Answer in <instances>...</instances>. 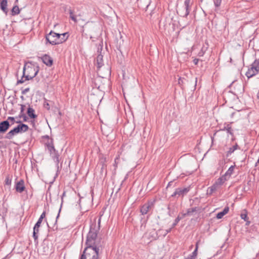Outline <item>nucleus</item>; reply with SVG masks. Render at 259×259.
I'll list each match as a JSON object with an SVG mask.
<instances>
[{
	"label": "nucleus",
	"instance_id": "nucleus-16",
	"mask_svg": "<svg viewBox=\"0 0 259 259\" xmlns=\"http://www.w3.org/2000/svg\"><path fill=\"white\" fill-rule=\"evenodd\" d=\"M151 3V0H138V4L140 8L147 11Z\"/></svg>",
	"mask_w": 259,
	"mask_h": 259
},
{
	"label": "nucleus",
	"instance_id": "nucleus-14",
	"mask_svg": "<svg viewBox=\"0 0 259 259\" xmlns=\"http://www.w3.org/2000/svg\"><path fill=\"white\" fill-rule=\"evenodd\" d=\"M10 124L8 120H4L0 122V134L5 133L10 126Z\"/></svg>",
	"mask_w": 259,
	"mask_h": 259
},
{
	"label": "nucleus",
	"instance_id": "nucleus-43",
	"mask_svg": "<svg viewBox=\"0 0 259 259\" xmlns=\"http://www.w3.org/2000/svg\"><path fill=\"white\" fill-rule=\"evenodd\" d=\"M19 117L20 118L23 117L24 121H26L27 120V116H26V115L25 114H22V115H19Z\"/></svg>",
	"mask_w": 259,
	"mask_h": 259
},
{
	"label": "nucleus",
	"instance_id": "nucleus-34",
	"mask_svg": "<svg viewBox=\"0 0 259 259\" xmlns=\"http://www.w3.org/2000/svg\"><path fill=\"white\" fill-rule=\"evenodd\" d=\"M67 33H64L62 34L57 33L54 32V34L55 35V37L57 38V41H61V39H60L61 36H63L64 37L67 34Z\"/></svg>",
	"mask_w": 259,
	"mask_h": 259
},
{
	"label": "nucleus",
	"instance_id": "nucleus-44",
	"mask_svg": "<svg viewBox=\"0 0 259 259\" xmlns=\"http://www.w3.org/2000/svg\"><path fill=\"white\" fill-rule=\"evenodd\" d=\"M11 183V180L9 178H7L5 180V184L7 185H10Z\"/></svg>",
	"mask_w": 259,
	"mask_h": 259
},
{
	"label": "nucleus",
	"instance_id": "nucleus-40",
	"mask_svg": "<svg viewBox=\"0 0 259 259\" xmlns=\"http://www.w3.org/2000/svg\"><path fill=\"white\" fill-rule=\"evenodd\" d=\"M25 105H21V111H20V115H22L24 114V111L25 110Z\"/></svg>",
	"mask_w": 259,
	"mask_h": 259
},
{
	"label": "nucleus",
	"instance_id": "nucleus-45",
	"mask_svg": "<svg viewBox=\"0 0 259 259\" xmlns=\"http://www.w3.org/2000/svg\"><path fill=\"white\" fill-rule=\"evenodd\" d=\"M23 78H24V77L22 76L20 79L18 80L17 84H20V83H22L24 82L26 80H25V79H23Z\"/></svg>",
	"mask_w": 259,
	"mask_h": 259
},
{
	"label": "nucleus",
	"instance_id": "nucleus-32",
	"mask_svg": "<svg viewBox=\"0 0 259 259\" xmlns=\"http://www.w3.org/2000/svg\"><path fill=\"white\" fill-rule=\"evenodd\" d=\"M7 211V209L4 205H0V215L3 216Z\"/></svg>",
	"mask_w": 259,
	"mask_h": 259
},
{
	"label": "nucleus",
	"instance_id": "nucleus-41",
	"mask_svg": "<svg viewBox=\"0 0 259 259\" xmlns=\"http://www.w3.org/2000/svg\"><path fill=\"white\" fill-rule=\"evenodd\" d=\"M185 79L184 78H182V77H180L179 78V80H178V83L179 84L181 85H182L184 83V81L183 80Z\"/></svg>",
	"mask_w": 259,
	"mask_h": 259
},
{
	"label": "nucleus",
	"instance_id": "nucleus-55",
	"mask_svg": "<svg viewBox=\"0 0 259 259\" xmlns=\"http://www.w3.org/2000/svg\"><path fill=\"white\" fill-rule=\"evenodd\" d=\"M259 163V159L257 160V162L255 163V166H257V165Z\"/></svg>",
	"mask_w": 259,
	"mask_h": 259
},
{
	"label": "nucleus",
	"instance_id": "nucleus-19",
	"mask_svg": "<svg viewBox=\"0 0 259 259\" xmlns=\"http://www.w3.org/2000/svg\"><path fill=\"white\" fill-rule=\"evenodd\" d=\"M7 4V0H0V8L6 14V15H7L8 12Z\"/></svg>",
	"mask_w": 259,
	"mask_h": 259
},
{
	"label": "nucleus",
	"instance_id": "nucleus-24",
	"mask_svg": "<svg viewBox=\"0 0 259 259\" xmlns=\"http://www.w3.org/2000/svg\"><path fill=\"white\" fill-rule=\"evenodd\" d=\"M238 145L237 143L232 147L229 148V150L226 153V156L229 157L232 153H233L235 150L238 148Z\"/></svg>",
	"mask_w": 259,
	"mask_h": 259
},
{
	"label": "nucleus",
	"instance_id": "nucleus-9",
	"mask_svg": "<svg viewBox=\"0 0 259 259\" xmlns=\"http://www.w3.org/2000/svg\"><path fill=\"white\" fill-rule=\"evenodd\" d=\"M250 66L251 67L248 69L247 71L245 73L246 76L248 78L255 75L259 71V70L255 66H253V64H252Z\"/></svg>",
	"mask_w": 259,
	"mask_h": 259
},
{
	"label": "nucleus",
	"instance_id": "nucleus-48",
	"mask_svg": "<svg viewBox=\"0 0 259 259\" xmlns=\"http://www.w3.org/2000/svg\"><path fill=\"white\" fill-rule=\"evenodd\" d=\"M204 52L203 51V49H202L199 53H198V55L199 56V57H202L204 55Z\"/></svg>",
	"mask_w": 259,
	"mask_h": 259
},
{
	"label": "nucleus",
	"instance_id": "nucleus-28",
	"mask_svg": "<svg viewBox=\"0 0 259 259\" xmlns=\"http://www.w3.org/2000/svg\"><path fill=\"white\" fill-rule=\"evenodd\" d=\"M234 169V166H231L228 170L226 172V173L224 175V177H226L227 178V179H229L231 175L232 174L233 171Z\"/></svg>",
	"mask_w": 259,
	"mask_h": 259
},
{
	"label": "nucleus",
	"instance_id": "nucleus-8",
	"mask_svg": "<svg viewBox=\"0 0 259 259\" xmlns=\"http://www.w3.org/2000/svg\"><path fill=\"white\" fill-rule=\"evenodd\" d=\"M153 203L151 201H148L144 204L141 208L140 212L143 215L147 214L148 211L153 207Z\"/></svg>",
	"mask_w": 259,
	"mask_h": 259
},
{
	"label": "nucleus",
	"instance_id": "nucleus-54",
	"mask_svg": "<svg viewBox=\"0 0 259 259\" xmlns=\"http://www.w3.org/2000/svg\"><path fill=\"white\" fill-rule=\"evenodd\" d=\"M61 206L60 207V209H59V213H58V215L56 217V220L59 218V214H60V212L61 211Z\"/></svg>",
	"mask_w": 259,
	"mask_h": 259
},
{
	"label": "nucleus",
	"instance_id": "nucleus-57",
	"mask_svg": "<svg viewBox=\"0 0 259 259\" xmlns=\"http://www.w3.org/2000/svg\"><path fill=\"white\" fill-rule=\"evenodd\" d=\"M45 138L49 139V136H46L44 137Z\"/></svg>",
	"mask_w": 259,
	"mask_h": 259
},
{
	"label": "nucleus",
	"instance_id": "nucleus-17",
	"mask_svg": "<svg viewBox=\"0 0 259 259\" xmlns=\"http://www.w3.org/2000/svg\"><path fill=\"white\" fill-rule=\"evenodd\" d=\"M106 161V158L102 157V158H100L99 165L101 166V174H103L104 172V171H105V174H106V173H107V171H106L107 165L105 163Z\"/></svg>",
	"mask_w": 259,
	"mask_h": 259
},
{
	"label": "nucleus",
	"instance_id": "nucleus-25",
	"mask_svg": "<svg viewBox=\"0 0 259 259\" xmlns=\"http://www.w3.org/2000/svg\"><path fill=\"white\" fill-rule=\"evenodd\" d=\"M198 242L196 244V248L191 254L189 255L186 259H195L197 255Z\"/></svg>",
	"mask_w": 259,
	"mask_h": 259
},
{
	"label": "nucleus",
	"instance_id": "nucleus-47",
	"mask_svg": "<svg viewBox=\"0 0 259 259\" xmlns=\"http://www.w3.org/2000/svg\"><path fill=\"white\" fill-rule=\"evenodd\" d=\"M46 217V212L45 211H44L40 215V217L39 219H41V220H43Z\"/></svg>",
	"mask_w": 259,
	"mask_h": 259
},
{
	"label": "nucleus",
	"instance_id": "nucleus-31",
	"mask_svg": "<svg viewBox=\"0 0 259 259\" xmlns=\"http://www.w3.org/2000/svg\"><path fill=\"white\" fill-rule=\"evenodd\" d=\"M184 218V217H183V215L182 217H180V215H178L175 220V221H174V223L172 224L171 228L172 229L174 228L178 224V223L179 222V221L181 220H182V219H183Z\"/></svg>",
	"mask_w": 259,
	"mask_h": 259
},
{
	"label": "nucleus",
	"instance_id": "nucleus-6",
	"mask_svg": "<svg viewBox=\"0 0 259 259\" xmlns=\"http://www.w3.org/2000/svg\"><path fill=\"white\" fill-rule=\"evenodd\" d=\"M54 32L51 31L49 33L46 35V39L47 42L51 44L52 45H56L62 43L65 41L67 38H62L61 41H57V38L55 37V35L54 34Z\"/></svg>",
	"mask_w": 259,
	"mask_h": 259
},
{
	"label": "nucleus",
	"instance_id": "nucleus-23",
	"mask_svg": "<svg viewBox=\"0 0 259 259\" xmlns=\"http://www.w3.org/2000/svg\"><path fill=\"white\" fill-rule=\"evenodd\" d=\"M171 228H169V229L165 230H163L162 229H159L157 231L156 233L157 235H159V236H162L163 237H164L168 233H169L171 231Z\"/></svg>",
	"mask_w": 259,
	"mask_h": 259
},
{
	"label": "nucleus",
	"instance_id": "nucleus-56",
	"mask_svg": "<svg viewBox=\"0 0 259 259\" xmlns=\"http://www.w3.org/2000/svg\"><path fill=\"white\" fill-rule=\"evenodd\" d=\"M2 259H9V257L7 256H6L3 257Z\"/></svg>",
	"mask_w": 259,
	"mask_h": 259
},
{
	"label": "nucleus",
	"instance_id": "nucleus-21",
	"mask_svg": "<svg viewBox=\"0 0 259 259\" xmlns=\"http://www.w3.org/2000/svg\"><path fill=\"white\" fill-rule=\"evenodd\" d=\"M27 114L30 118H36L37 115L35 114L34 110L30 106H29L27 108Z\"/></svg>",
	"mask_w": 259,
	"mask_h": 259
},
{
	"label": "nucleus",
	"instance_id": "nucleus-26",
	"mask_svg": "<svg viewBox=\"0 0 259 259\" xmlns=\"http://www.w3.org/2000/svg\"><path fill=\"white\" fill-rule=\"evenodd\" d=\"M39 227H36L35 226L33 227V237L34 239L35 242H37V239H38V235L37 234L39 232Z\"/></svg>",
	"mask_w": 259,
	"mask_h": 259
},
{
	"label": "nucleus",
	"instance_id": "nucleus-11",
	"mask_svg": "<svg viewBox=\"0 0 259 259\" xmlns=\"http://www.w3.org/2000/svg\"><path fill=\"white\" fill-rule=\"evenodd\" d=\"M16 122L19 123V124L16 127L18 134L25 132L28 130V126L27 124L22 123L20 120L17 121Z\"/></svg>",
	"mask_w": 259,
	"mask_h": 259
},
{
	"label": "nucleus",
	"instance_id": "nucleus-59",
	"mask_svg": "<svg viewBox=\"0 0 259 259\" xmlns=\"http://www.w3.org/2000/svg\"><path fill=\"white\" fill-rule=\"evenodd\" d=\"M62 36V37L60 39H62V38H65V37H64L63 36ZM66 38L67 39V37H66Z\"/></svg>",
	"mask_w": 259,
	"mask_h": 259
},
{
	"label": "nucleus",
	"instance_id": "nucleus-58",
	"mask_svg": "<svg viewBox=\"0 0 259 259\" xmlns=\"http://www.w3.org/2000/svg\"><path fill=\"white\" fill-rule=\"evenodd\" d=\"M197 81V78H195V85H196Z\"/></svg>",
	"mask_w": 259,
	"mask_h": 259
},
{
	"label": "nucleus",
	"instance_id": "nucleus-37",
	"mask_svg": "<svg viewBox=\"0 0 259 259\" xmlns=\"http://www.w3.org/2000/svg\"><path fill=\"white\" fill-rule=\"evenodd\" d=\"M252 64L253 66H255L259 70V59H256Z\"/></svg>",
	"mask_w": 259,
	"mask_h": 259
},
{
	"label": "nucleus",
	"instance_id": "nucleus-51",
	"mask_svg": "<svg viewBox=\"0 0 259 259\" xmlns=\"http://www.w3.org/2000/svg\"><path fill=\"white\" fill-rule=\"evenodd\" d=\"M98 89L100 90V91H102L104 89L103 87L102 86H101V85H99L98 87Z\"/></svg>",
	"mask_w": 259,
	"mask_h": 259
},
{
	"label": "nucleus",
	"instance_id": "nucleus-5",
	"mask_svg": "<svg viewBox=\"0 0 259 259\" xmlns=\"http://www.w3.org/2000/svg\"><path fill=\"white\" fill-rule=\"evenodd\" d=\"M45 146L49 150L52 158L53 159L55 162L56 163L57 166L58 167V164L60 161V155L58 153V152L55 149L54 147L53 139H50V141L45 144Z\"/></svg>",
	"mask_w": 259,
	"mask_h": 259
},
{
	"label": "nucleus",
	"instance_id": "nucleus-2",
	"mask_svg": "<svg viewBox=\"0 0 259 259\" xmlns=\"http://www.w3.org/2000/svg\"><path fill=\"white\" fill-rule=\"evenodd\" d=\"M39 70V67L36 63L28 62L24 66L23 70V77L25 80H30L37 74Z\"/></svg>",
	"mask_w": 259,
	"mask_h": 259
},
{
	"label": "nucleus",
	"instance_id": "nucleus-53",
	"mask_svg": "<svg viewBox=\"0 0 259 259\" xmlns=\"http://www.w3.org/2000/svg\"><path fill=\"white\" fill-rule=\"evenodd\" d=\"M120 49H121V44H120H120H119V46H117V49L118 50H119V51H121Z\"/></svg>",
	"mask_w": 259,
	"mask_h": 259
},
{
	"label": "nucleus",
	"instance_id": "nucleus-20",
	"mask_svg": "<svg viewBox=\"0 0 259 259\" xmlns=\"http://www.w3.org/2000/svg\"><path fill=\"white\" fill-rule=\"evenodd\" d=\"M227 178L224 177V175L219 178L214 184L218 188L222 186L225 182L227 180Z\"/></svg>",
	"mask_w": 259,
	"mask_h": 259
},
{
	"label": "nucleus",
	"instance_id": "nucleus-1",
	"mask_svg": "<svg viewBox=\"0 0 259 259\" xmlns=\"http://www.w3.org/2000/svg\"><path fill=\"white\" fill-rule=\"evenodd\" d=\"M99 227L96 226V220L90 225V231L87 234L86 245L102 247L101 238L98 237Z\"/></svg>",
	"mask_w": 259,
	"mask_h": 259
},
{
	"label": "nucleus",
	"instance_id": "nucleus-60",
	"mask_svg": "<svg viewBox=\"0 0 259 259\" xmlns=\"http://www.w3.org/2000/svg\"><path fill=\"white\" fill-rule=\"evenodd\" d=\"M257 97L259 98V93L257 94Z\"/></svg>",
	"mask_w": 259,
	"mask_h": 259
},
{
	"label": "nucleus",
	"instance_id": "nucleus-38",
	"mask_svg": "<svg viewBox=\"0 0 259 259\" xmlns=\"http://www.w3.org/2000/svg\"><path fill=\"white\" fill-rule=\"evenodd\" d=\"M44 107L47 109L48 110H49L50 109V106L49 103L47 102H45L44 104Z\"/></svg>",
	"mask_w": 259,
	"mask_h": 259
},
{
	"label": "nucleus",
	"instance_id": "nucleus-35",
	"mask_svg": "<svg viewBox=\"0 0 259 259\" xmlns=\"http://www.w3.org/2000/svg\"><path fill=\"white\" fill-rule=\"evenodd\" d=\"M70 18L75 22H77V19L75 16L73 15V13L72 10H69Z\"/></svg>",
	"mask_w": 259,
	"mask_h": 259
},
{
	"label": "nucleus",
	"instance_id": "nucleus-7",
	"mask_svg": "<svg viewBox=\"0 0 259 259\" xmlns=\"http://www.w3.org/2000/svg\"><path fill=\"white\" fill-rule=\"evenodd\" d=\"M191 0H185L184 2V9L183 12H181V15L184 17H187L189 14L191 10Z\"/></svg>",
	"mask_w": 259,
	"mask_h": 259
},
{
	"label": "nucleus",
	"instance_id": "nucleus-4",
	"mask_svg": "<svg viewBox=\"0 0 259 259\" xmlns=\"http://www.w3.org/2000/svg\"><path fill=\"white\" fill-rule=\"evenodd\" d=\"M103 57L102 55L99 54L96 58L97 73L101 78H107L110 76L111 70L109 67H107L106 69L104 68H102L104 65Z\"/></svg>",
	"mask_w": 259,
	"mask_h": 259
},
{
	"label": "nucleus",
	"instance_id": "nucleus-18",
	"mask_svg": "<svg viewBox=\"0 0 259 259\" xmlns=\"http://www.w3.org/2000/svg\"><path fill=\"white\" fill-rule=\"evenodd\" d=\"M18 134L17 130L16 127H14L13 130H11L10 132H9L6 135L5 137V139L11 140L12 139L13 137Z\"/></svg>",
	"mask_w": 259,
	"mask_h": 259
},
{
	"label": "nucleus",
	"instance_id": "nucleus-15",
	"mask_svg": "<svg viewBox=\"0 0 259 259\" xmlns=\"http://www.w3.org/2000/svg\"><path fill=\"white\" fill-rule=\"evenodd\" d=\"M200 207L198 206L189 208L187 209L186 213H183V217L185 218L186 216L192 215L194 212L200 211Z\"/></svg>",
	"mask_w": 259,
	"mask_h": 259
},
{
	"label": "nucleus",
	"instance_id": "nucleus-42",
	"mask_svg": "<svg viewBox=\"0 0 259 259\" xmlns=\"http://www.w3.org/2000/svg\"><path fill=\"white\" fill-rule=\"evenodd\" d=\"M30 90L29 88H26L25 89L22 91L21 93L22 95H25Z\"/></svg>",
	"mask_w": 259,
	"mask_h": 259
},
{
	"label": "nucleus",
	"instance_id": "nucleus-46",
	"mask_svg": "<svg viewBox=\"0 0 259 259\" xmlns=\"http://www.w3.org/2000/svg\"><path fill=\"white\" fill-rule=\"evenodd\" d=\"M101 217H100L98 220V225H97V224L96 223V226L99 227V231L100 229V224H101Z\"/></svg>",
	"mask_w": 259,
	"mask_h": 259
},
{
	"label": "nucleus",
	"instance_id": "nucleus-27",
	"mask_svg": "<svg viewBox=\"0 0 259 259\" xmlns=\"http://www.w3.org/2000/svg\"><path fill=\"white\" fill-rule=\"evenodd\" d=\"M221 131H226L228 134L231 135V136H233V130L232 129L231 126L229 124H228L223 128L221 129Z\"/></svg>",
	"mask_w": 259,
	"mask_h": 259
},
{
	"label": "nucleus",
	"instance_id": "nucleus-39",
	"mask_svg": "<svg viewBox=\"0 0 259 259\" xmlns=\"http://www.w3.org/2000/svg\"><path fill=\"white\" fill-rule=\"evenodd\" d=\"M42 220L40 219H38L37 222H36V223L35 224V225L34 226H36V227H40V225L42 223Z\"/></svg>",
	"mask_w": 259,
	"mask_h": 259
},
{
	"label": "nucleus",
	"instance_id": "nucleus-30",
	"mask_svg": "<svg viewBox=\"0 0 259 259\" xmlns=\"http://www.w3.org/2000/svg\"><path fill=\"white\" fill-rule=\"evenodd\" d=\"M20 13V9L17 6H15L13 7L11 11V15L12 16H15L18 15Z\"/></svg>",
	"mask_w": 259,
	"mask_h": 259
},
{
	"label": "nucleus",
	"instance_id": "nucleus-52",
	"mask_svg": "<svg viewBox=\"0 0 259 259\" xmlns=\"http://www.w3.org/2000/svg\"><path fill=\"white\" fill-rule=\"evenodd\" d=\"M172 183H173V182H172V181H170V182H169L168 183V185H167V187H170V186H171V185L172 184Z\"/></svg>",
	"mask_w": 259,
	"mask_h": 259
},
{
	"label": "nucleus",
	"instance_id": "nucleus-22",
	"mask_svg": "<svg viewBox=\"0 0 259 259\" xmlns=\"http://www.w3.org/2000/svg\"><path fill=\"white\" fill-rule=\"evenodd\" d=\"M229 210V208L228 206H226L224 208L223 210L221 212H220L217 213L216 218L218 219H222L225 214H226Z\"/></svg>",
	"mask_w": 259,
	"mask_h": 259
},
{
	"label": "nucleus",
	"instance_id": "nucleus-3",
	"mask_svg": "<svg viewBox=\"0 0 259 259\" xmlns=\"http://www.w3.org/2000/svg\"><path fill=\"white\" fill-rule=\"evenodd\" d=\"M102 247L86 245L80 259H98L99 251Z\"/></svg>",
	"mask_w": 259,
	"mask_h": 259
},
{
	"label": "nucleus",
	"instance_id": "nucleus-49",
	"mask_svg": "<svg viewBox=\"0 0 259 259\" xmlns=\"http://www.w3.org/2000/svg\"><path fill=\"white\" fill-rule=\"evenodd\" d=\"M7 120H11L13 122V123L15 122V118L14 117H8V119Z\"/></svg>",
	"mask_w": 259,
	"mask_h": 259
},
{
	"label": "nucleus",
	"instance_id": "nucleus-13",
	"mask_svg": "<svg viewBox=\"0 0 259 259\" xmlns=\"http://www.w3.org/2000/svg\"><path fill=\"white\" fill-rule=\"evenodd\" d=\"M16 191L18 193L23 192L25 189V187L24 185V181L23 179H21L20 181L16 183L15 186Z\"/></svg>",
	"mask_w": 259,
	"mask_h": 259
},
{
	"label": "nucleus",
	"instance_id": "nucleus-36",
	"mask_svg": "<svg viewBox=\"0 0 259 259\" xmlns=\"http://www.w3.org/2000/svg\"><path fill=\"white\" fill-rule=\"evenodd\" d=\"M214 4L216 7L220 6L222 0H213Z\"/></svg>",
	"mask_w": 259,
	"mask_h": 259
},
{
	"label": "nucleus",
	"instance_id": "nucleus-10",
	"mask_svg": "<svg viewBox=\"0 0 259 259\" xmlns=\"http://www.w3.org/2000/svg\"><path fill=\"white\" fill-rule=\"evenodd\" d=\"M189 190L190 189L189 188H177L176 189L174 193L171 195V197H176L177 195H178V196H184L185 194H186L189 192Z\"/></svg>",
	"mask_w": 259,
	"mask_h": 259
},
{
	"label": "nucleus",
	"instance_id": "nucleus-33",
	"mask_svg": "<svg viewBox=\"0 0 259 259\" xmlns=\"http://www.w3.org/2000/svg\"><path fill=\"white\" fill-rule=\"evenodd\" d=\"M240 217L242 219L244 220L245 221L247 222L246 224H249L250 223L249 221H248V218L247 217V212H245V213H241Z\"/></svg>",
	"mask_w": 259,
	"mask_h": 259
},
{
	"label": "nucleus",
	"instance_id": "nucleus-50",
	"mask_svg": "<svg viewBox=\"0 0 259 259\" xmlns=\"http://www.w3.org/2000/svg\"><path fill=\"white\" fill-rule=\"evenodd\" d=\"M198 61H199V59H197V58L194 59L193 61V62L195 65H197Z\"/></svg>",
	"mask_w": 259,
	"mask_h": 259
},
{
	"label": "nucleus",
	"instance_id": "nucleus-12",
	"mask_svg": "<svg viewBox=\"0 0 259 259\" xmlns=\"http://www.w3.org/2000/svg\"><path fill=\"white\" fill-rule=\"evenodd\" d=\"M42 62L47 66L51 67L53 64V59L49 55L45 54L41 57Z\"/></svg>",
	"mask_w": 259,
	"mask_h": 259
},
{
	"label": "nucleus",
	"instance_id": "nucleus-29",
	"mask_svg": "<svg viewBox=\"0 0 259 259\" xmlns=\"http://www.w3.org/2000/svg\"><path fill=\"white\" fill-rule=\"evenodd\" d=\"M218 189V188L214 184H213L211 187L208 188L207 191V194L211 195Z\"/></svg>",
	"mask_w": 259,
	"mask_h": 259
}]
</instances>
